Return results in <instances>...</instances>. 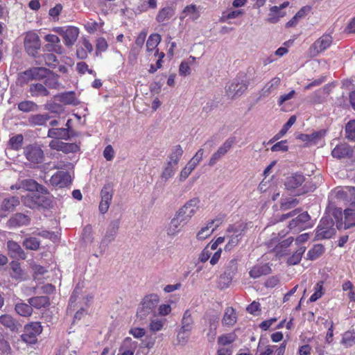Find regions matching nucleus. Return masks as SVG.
Returning <instances> with one entry per match:
<instances>
[{"mask_svg":"<svg viewBox=\"0 0 355 355\" xmlns=\"http://www.w3.org/2000/svg\"><path fill=\"white\" fill-rule=\"evenodd\" d=\"M24 137L22 135H17L11 137L9 140V145L12 149L18 150L21 148Z\"/></svg>","mask_w":355,"mask_h":355,"instance_id":"obj_53","label":"nucleus"},{"mask_svg":"<svg viewBox=\"0 0 355 355\" xmlns=\"http://www.w3.org/2000/svg\"><path fill=\"white\" fill-rule=\"evenodd\" d=\"M11 189H23L26 191H31V193H40L41 194L48 193L47 189L44 187L37 184L35 180L31 179L24 180L15 185L12 186Z\"/></svg>","mask_w":355,"mask_h":355,"instance_id":"obj_10","label":"nucleus"},{"mask_svg":"<svg viewBox=\"0 0 355 355\" xmlns=\"http://www.w3.org/2000/svg\"><path fill=\"white\" fill-rule=\"evenodd\" d=\"M42 331V328L40 322H31L25 326L21 338L26 343H35L37 341V336L41 334Z\"/></svg>","mask_w":355,"mask_h":355,"instance_id":"obj_8","label":"nucleus"},{"mask_svg":"<svg viewBox=\"0 0 355 355\" xmlns=\"http://www.w3.org/2000/svg\"><path fill=\"white\" fill-rule=\"evenodd\" d=\"M305 250H306L305 247H300L295 251V252L291 257H289L288 259L287 263L289 265H296L298 263H300V261L302 259V254L304 253Z\"/></svg>","mask_w":355,"mask_h":355,"instance_id":"obj_46","label":"nucleus"},{"mask_svg":"<svg viewBox=\"0 0 355 355\" xmlns=\"http://www.w3.org/2000/svg\"><path fill=\"white\" fill-rule=\"evenodd\" d=\"M193 327V320L189 310L184 311L181 321V328L184 331H191Z\"/></svg>","mask_w":355,"mask_h":355,"instance_id":"obj_34","label":"nucleus"},{"mask_svg":"<svg viewBox=\"0 0 355 355\" xmlns=\"http://www.w3.org/2000/svg\"><path fill=\"white\" fill-rule=\"evenodd\" d=\"M345 229L355 226V202H351L349 207L344 211Z\"/></svg>","mask_w":355,"mask_h":355,"instance_id":"obj_29","label":"nucleus"},{"mask_svg":"<svg viewBox=\"0 0 355 355\" xmlns=\"http://www.w3.org/2000/svg\"><path fill=\"white\" fill-rule=\"evenodd\" d=\"M29 91L32 96H47L49 95L46 87L41 83L31 85Z\"/></svg>","mask_w":355,"mask_h":355,"instance_id":"obj_32","label":"nucleus"},{"mask_svg":"<svg viewBox=\"0 0 355 355\" xmlns=\"http://www.w3.org/2000/svg\"><path fill=\"white\" fill-rule=\"evenodd\" d=\"M12 266V277L18 279L22 278V270L20 268V266L17 262H12L11 263Z\"/></svg>","mask_w":355,"mask_h":355,"instance_id":"obj_61","label":"nucleus"},{"mask_svg":"<svg viewBox=\"0 0 355 355\" xmlns=\"http://www.w3.org/2000/svg\"><path fill=\"white\" fill-rule=\"evenodd\" d=\"M24 46L29 55L35 57L41 47V42L38 35L33 31L25 34Z\"/></svg>","mask_w":355,"mask_h":355,"instance_id":"obj_3","label":"nucleus"},{"mask_svg":"<svg viewBox=\"0 0 355 355\" xmlns=\"http://www.w3.org/2000/svg\"><path fill=\"white\" fill-rule=\"evenodd\" d=\"M178 167L171 164L169 163H166V166L164 167L161 178L165 182L171 178L175 173Z\"/></svg>","mask_w":355,"mask_h":355,"instance_id":"obj_44","label":"nucleus"},{"mask_svg":"<svg viewBox=\"0 0 355 355\" xmlns=\"http://www.w3.org/2000/svg\"><path fill=\"white\" fill-rule=\"evenodd\" d=\"M107 41L103 37H99L96 40V54L98 55L102 52H105L107 49Z\"/></svg>","mask_w":355,"mask_h":355,"instance_id":"obj_59","label":"nucleus"},{"mask_svg":"<svg viewBox=\"0 0 355 355\" xmlns=\"http://www.w3.org/2000/svg\"><path fill=\"white\" fill-rule=\"evenodd\" d=\"M165 322V319L153 317L150 320L148 325L149 329L153 332L161 331L163 329Z\"/></svg>","mask_w":355,"mask_h":355,"instance_id":"obj_41","label":"nucleus"},{"mask_svg":"<svg viewBox=\"0 0 355 355\" xmlns=\"http://www.w3.org/2000/svg\"><path fill=\"white\" fill-rule=\"evenodd\" d=\"M44 40L48 42L45 46L48 51L55 52L58 54L64 53V49L60 44V40L57 35L53 34L46 35L44 37Z\"/></svg>","mask_w":355,"mask_h":355,"instance_id":"obj_18","label":"nucleus"},{"mask_svg":"<svg viewBox=\"0 0 355 355\" xmlns=\"http://www.w3.org/2000/svg\"><path fill=\"white\" fill-rule=\"evenodd\" d=\"M37 105L33 101H24L18 104V109L22 112H28L37 110Z\"/></svg>","mask_w":355,"mask_h":355,"instance_id":"obj_48","label":"nucleus"},{"mask_svg":"<svg viewBox=\"0 0 355 355\" xmlns=\"http://www.w3.org/2000/svg\"><path fill=\"white\" fill-rule=\"evenodd\" d=\"M336 195L339 198L346 199L347 200L355 202V187H347L344 189L337 191Z\"/></svg>","mask_w":355,"mask_h":355,"instance_id":"obj_35","label":"nucleus"},{"mask_svg":"<svg viewBox=\"0 0 355 355\" xmlns=\"http://www.w3.org/2000/svg\"><path fill=\"white\" fill-rule=\"evenodd\" d=\"M162 38L159 34H152L149 36L146 42V49L148 56L150 59H153V57H159V54H164L163 52H159L157 48Z\"/></svg>","mask_w":355,"mask_h":355,"instance_id":"obj_15","label":"nucleus"},{"mask_svg":"<svg viewBox=\"0 0 355 355\" xmlns=\"http://www.w3.org/2000/svg\"><path fill=\"white\" fill-rule=\"evenodd\" d=\"M0 324L12 331L17 330L15 320L10 315L4 314L0 316Z\"/></svg>","mask_w":355,"mask_h":355,"instance_id":"obj_33","label":"nucleus"},{"mask_svg":"<svg viewBox=\"0 0 355 355\" xmlns=\"http://www.w3.org/2000/svg\"><path fill=\"white\" fill-rule=\"evenodd\" d=\"M309 219L310 216L307 212L302 213L289 223L288 227L290 230H293L295 231L305 229L308 227L306 223Z\"/></svg>","mask_w":355,"mask_h":355,"instance_id":"obj_23","label":"nucleus"},{"mask_svg":"<svg viewBox=\"0 0 355 355\" xmlns=\"http://www.w3.org/2000/svg\"><path fill=\"white\" fill-rule=\"evenodd\" d=\"M80 147L78 144L74 143H64L62 150L63 153L67 154L70 153H76L79 151Z\"/></svg>","mask_w":355,"mask_h":355,"instance_id":"obj_58","label":"nucleus"},{"mask_svg":"<svg viewBox=\"0 0 355 355\" xmlns=\"http://www.w3.org/2000/svg\"><path fill=\"white\" fill-rule=\"evenodd\" d=\"M114 191L112 187L109 184L105 185L101 191V202L99 204V211L101 214L106 213L111 204Z\"/></svg>","mask_w":355,"mask_h":355,"instance_id":"obj_11","label":"nucleus"},{"mask_svg":"<svg viewBox=\"0 0 355 355\" xmlns=\"http://www.w3.org/2000/svg\"><path fill=\"white\" fill-rule=\"evenodd\" d=\"M304 177L301 174H294L286 178L285 187L288 190H293L300 187L304 182Z\"/></svg>","mask_w":355,"mask_h":355,"instance_id":"obj_28","label":"nucleus"},{"mask_svg":"<svg viewBox=\"0 0 355 355\" xmlns=\"http://www.w3.org/2000/svg\"><path fill=\"white\" fill-rule=\"evenodd\" d=\"M174 14L173 10L170 7H165L159 10L157 16V21L159 23L168 20Z\"/></svg>","mask_w":355,"mask_h":355,"instance_id":"obj_43","label":"nucleus"},{"mask_svg":"<svg viewBox=\"0 0 355 355\" xmlns=\"http://www.w3.org/2000/svg\"><path fill=\"white\" fill-rule=\"evenodd\" d=\"M346 137L350 140L355 139V120H352L345 126Z\"/></svg>","mask_w":355,"mask_h":355,"instance_id":"obj_55","label":"nucleus"},{"mask_svg":"<svg viewBox=\"0 0 355 355\" xmlns=\"http://www.w3.org/2000/svg\"><path fill=\"white\" fill-rule=\"evenodd\" d=\"M57 98L60 102L66 105H76L77 100L74 92H65L57 96Z\"/></svg>","mask_w":355,"mask_h":355,"instance_id":"obj_39","label":"nucleus"},{"mask_svg":"<svg viewBox=\"0 0 355 355\" xmlns=\"http://www.w3.org/2000/svg\"><path fill=\"white\" fill-rule=\"evenodd\" d=\"M247 87V84L243 80H234L227 86V95L231 98L240 96L246 90Z\"/></svg>","mask_w":355,"mask_h":355,"instance_id":"obj_17","label":"nucleus"},{"mask_svg":"<svg viewBox=\"0 0 355 355\" xmlns=\"http://www.w3.org/2000/svg\"><path fill=\"white\" fill-rule=\"evenodd\" d=\"M46 195L34 192L28 193L26 196H23V202L26 207L32 209L38 206H44L46 200Z\"/></svg>","mask_w":355,"mask_h":355,"instance_id":"obj_12","label":"nucleus"},{"mask_svg":"<svg viewBox=\"0 0 355 355\" xmlns=\"http://www.w3.org/2000/svg\"><path fill=\"white\" fill-rule=\"evenodd\" d=\"M159 301L160 298L157 294L145 296L138 306L137 316L140 320L145 319L148 315L155 312Z\"/></svg>","mask_w":355,"mask_h":355,"instance_id":"obj_1","label":"nucleus"},{"mask_svg":"<svg viewBox=\"0 0 355 355\" xmlns=\"http://www.w3.org/2000/svg\"><path fill=\"white\" fill-rule=\"evenodd\" d=\"M200 8L196 5L191 4L187 6L180 15V19L183 21L186 19L188 21H194L200 17Z\"/></svg>","mask_w":355,"mask_h":355,"instance_id":"obj_20","label":"nucleus"},{"mask_svg":"<svg viewBox=\"0 0 355 355\" xmlns=\"http://www.w3.org/2000/svg\"><path fill=\"white\" fill-rule=\"evenodd\" d=\"M13 220L17 223L18 225H24L29 223L28 217L20 213L15 214Z\"/></svg>","mask_w":355,"mask_h":355,"instance_id":"obj_63","label":"nucleus"},{"mask_svg":"<svg viewBox=\"0 0 355 355\" xmlns=\"http://www.w3.org/2000/svg\"><path fill=\"white\" fill-rule=\"evenodd\" d=\"M182 154L183 149L181 146L176 145L172 148L171 152L168 155V159L167 162L178 167V164L182 156Z\"/></svg>","mask_w":355,"mask_h":355,"instance_id":"obj_31","label":"nucleus"},{"mask_svg":"<svg viewBox=\"0 0 355 355\" xmlns=\"http://www.w3.org/2000/svg\"><path fill=\"white\" fill-rule=\"evenodd\" d=\"M23 245L28 250H37L40 247V242L35 237H29L24 241Z\"/></svg>","mask_w":355,"mask_h":355,"instance_id":"obj_47","label":"nucleus"},{"mask_svg":"<svg viewBox=\"0 0 355 355\" xmlns=\"http://www.w3.org/2000/svg\"><path fill=\"white\" fill-rule=\"evenodd\" d=\"M24 154L26 159L33 163H40L43 160V151L37 146H28L24 150Z\"/></svg>","mask_w":355,"mask_h":355,"instance_id":"obj_19","label":"nucleus"},{"mask_svg":"<svg viewBox=\"0 0 355 355\" xmlns=\"http://www.w3.org/2000/svg\"><path fill=\"white\" fill-rule=\"evenodd\" d=\"M55 31L63 37L67 46H72L79 35V29L75 26L58 27L55 29Z\"/></svg>","mask_w":355,"mask_h":355,"instance_id":"obj_6","label":"nucleus"},{"mask_svg":"<svg viewBox=\"0 0 355 355\" xmlns=\"http://www.w3.org/2000/svg\"><path fill=\"white\" fill-rule=\"evenodd\" d=\"M215 223V220H211L208 221L205 226H203L198 232L196 235V238L200 241H203L208 237H209L215 229L216 228L217 225L214 226Z\"/></svg>","mask_w":355,"mask_h":355,"instance_id":"obj_27","label":"nucleus"},{"mask_svg":"<svg viewBox=\"0 0 355 355\" xmlns=\"http://www.w3.org/2000/svg\"><path fill=\"white\" fill-rule=\"evenodd\" d=\"M50 182L53 186L63 188L70 184L71 177L68 173L58 171L51 178Z\"/></svg>","mask_w":355,"mask_h":355,"instance_id":"obj_21","label":"nucleus"},{"mask_svg":"<svg viewBox=\"0 0 355 355\" xmlns=\"http://www.w3.org/2000/svg\"><path fill=\"white\" fill-rule=\"evenodd\" d=\"M191 331H184L183 329H180L177 334V341L178 344L180 345H185L189 338Z\"/></svg>","mask_w":355,"mask_h":355,"instance_id":"obj_57","label":"nucleus"},{"mask_svg":"<svg viewBox=\"0 0 355 355\" xmlns=\"http://www.w3.org/2000/svg\"><path fill=\"white\" fill-rule=\"evenodd\" d=\"M234 144V140L232 138H229L218 148L209 161V165L212 166L215 165L227 152L232 148Z\"/></svg>","mask_w":355,"mask_h":355,"instance_id":"obj_14","label":"nucleus"},{"mask_svg":"<svg viewBox=\"0 0 355 355\" xmlns=\"http://www.w3.org/2000/svg\"><path fill=\"white\" fill-rule=\"evenodd\" d=\"M332 43V37L329 35H323L318 39L309 48L310 57H315L319 53L327 49Z\"/></svg>","mask_w":355,"mask_h":355,"instance_id":"obj_7","label":"nucleus"},{"mask_svg":"<svg viewBox=\"0 0 355 355\" xmlns=\"http://www.w3.org/2000/svg\"><path fill=\"white\" fill-rule=\"evenodd\" d=\"M15 309L19 315L23 317H29L33 313V309L31 305L24 302L17 303Z\"/></svg>","mask_w":355,"mask_h":355,"instance_id":"obj_37","label":"nucleus"},{"mask_svg":"<svg viewBox=\"0 0 355 355\" xmlns=\"http://www.w3.org/2000/svg\"><path fill=\"white\" fill-rule=\"evenodd\" d=\"M195 166L190 162H188L186 166L181 170L179 175V180L184 182L195 169Z\"/></svg>","mask_w":355,"mask_h":355,"instance_id":"obj_52","label":"nucleus"},{"mask_svg":"<svg viewBox=\"0 0 355 355\" xmlns=\"http://www.w3.org/2000/svg\"><path fill=\"white\" fill-rule=\"evenodd\" d=\"M296 121V116H291L288 121L284 124V125L282 127V130L279 132V133L276 135V138L279 139L281 137L284 136L288 129L295 123Z\"/></svg>","mask_w":355,"mask_h":355,"instance_id":"obj_54","label":"nucleus"},{"mask_svg":"<svg viewBox=\"0 0 355 355\" xmlns=\"http://www.w3.org/2000/svg\"><path fill=\"white\" fill-rule=\"evenodd\" d=\"M44 78V84L49 89H58L60 88V84L59 83L58 78L56 76L51 75L48 76L46 75V77Z\"/></svg>","mask_w":355,"mask_h":355,"instance_id":"obj_50","label":"nucleus"},{"mask_svg":"<svg viewBox=\"0 0 355 355\" xmlns=\"http://www.w3.org/2000/svg\"><path fill=\"white\" fill-rule=\"evenodd\" d=\"M49 119L48 114H35L29 117L28 121L33 125H44Z\"/></svg>","mask_w":355,"mask_h":355,"instance_id":"obj_42","label":"nucleus"},{"mask_svg":"<svg viewBox=\"0 0 355 355\" xmlns=\"http://www.w3.org/2000/svg\"><path fill=\"white\" fill-rule=\"evenodd\" d=\"M323 282H319L314 287V293L309 298L311 302H315L323 295Z\"/></svg>","mask_w":355,"mask_h":355,"instance_id":"obj_49","label":"nucleus"},{"mask_svg":"<svg viewBox=\"0 0 355 355\" xmlns=\"http://www.w3.org/2000/svg\"><path fill=\"white\" fill-rule=\"evenodd\" d=\"M8 253L11 257L18 259H25L26 256L21 246L15 241H9L7 243Z\"/></svg>","mask_w":355,"mask_h":355,"instance_id":"obj_25","label":"nucleus"},{"mask_svg":"<svg viewBox=\"0 0 355 355\" xmlns=\"http://www.w3.org/2000/svg\"><path fill=\"white\" fill-rule=\"evenodd\" d=\"M129 334L135 338H141L144 336L146 331L143 328L135 327L130 329Z\"/></svg>","mask_w":355,"mask_h":355,"instance_id":"obj_64","label":"nucleus"},{"mask_svg":"<svg viewBox=\"0 0 355 355\" xmlns=\"http://www.w3.org/2000/svg\"><path fill=\"white\" fill-rule=\"evenodd\" d=\"M119 230L118 222H112L107 227L104 236L101 239V246H107L110 243L114 241Z\"/></svg>","mask_w":355,"mask_h":355,"instance_id":"obj_22","label":"nucleus"},{"mask_svg":"<svg viewBox=\"0 0 355 355\" xmlns=\"http://www.w3.org/2000/svg\"><path fill=\"white\" fill-rule=\"evenodd\" d=\"M289 5L288 1L282 3L280 6H274L270 8L267 21L270 24L277 23L281 18L284 17L286 13L283 10L287 8Z\"/></svg>","mask_w":355,"mask_h":355,"instance_id":"obj_16","label":"nucleus"},{"mask_svg":"<svg viewBox=\"0 0 355 355\" xmlns=\"http://www.w3.org/2000/svg\"><path fill=\"white\" fill-rule=\"evenodd\" d=\"M200 200L193 198L187 201L178 211L185 220L189 223L200 208Z\"/></svg>","mask_w":355,"mask_h":355,"instance_id":"obj_5","label":"nucleus"},{"mask_svg":"<svg viewBox=\"0 0 355 355\" xmlns=\"http://www.w3.org/2000/svg\"><path fill=\"white\" fill-rule=\"evenodd\" d=\"M48 137L57 139L67 140L70 138V132L68 128H50Z\"/></svg>","mask_w":355,"mask_h":355,"instance_id":"obj_30","label":"nucleus"},{"mask_svg":"<svg viewBox=\"0 0 355 355\" xmlns=\"http://www.w3.org/2000/svg\"><path fill=\"white\" fill-rule=\"evenodd\" d=\"M334 222L329 217L322 218L317 227L315 236L318 239H329L336 233Z\"/></svg>","mask_w":355,"mask_h":355,"instance_id":"obj_4","label":"nucleus"},{"mask_svg":"<svg viewBox=\"0 0 355 355\" xmlns=\"http://www.w3.org/2000/svg\"><path fill=\"white\" fill-rule=\"evenodd\" d=\"M236 313L234 309L232 307L227 308L223 319V324L228 326H232L236 322Z\"/></svg>","mask_w":355,"mask_h":355,"instance_id":"obj_40","label":"nucleus"},{"mask_svg":"<svg viewBox=\"0 0 355 355\" xmlns=\"http://www.w3.org/2000/svg\"><path fill=\"white\" fill-rule=\"evenodd\" d=\"M280 78L275 77L271 79L263 87V93L265 95H268L272 91L276 89L280 84Z\"/></svg>","mask_w":355,"mask_h":355,"instance_id":"obj_45","label":"nucleus"},{"mask_svg":"<svg viewBox=\"0 0 355 355\" xmlns=\"http://www.w3.org/2000/svg\"><path fill=\"white\" fill-rule=\"evenodd\" d=\"M50 73L49 70L44 67H33L25 71L20 76V80L27 83L33 80H42Z\"/></svg>","mask_w":355,"mask_h":355,"instance_id":"obj_9","label":"nucleus"},{"mask_svg":"<svg viewBox=\"0 0 355 355\" xmlns=\"http://www.w3.org/2000/svg\"><path fill=\"white\" fill-rule=\"evenodd\" d=\"M271 272V268L268 264H257L252 268L249 272L250 277L257 279L263 275H267Z\"/></svg>","mask_w":355,"mask_h":355,"instance_id":"obj_26","label":"nucleus"},{"mask_svg":"<svg viewBox=\"0 0 355 355\" xmlns=\"http://www.w3.org/2000/svg\"><path fill=\"white\" fill-rule=\"evenodd\" d=\"M354 150L347 144H340L337 145L331 151L334 157L342 159L345 157H352Z\"/></svg>","mask_w":355,"mask_h":355,"instance_id":"obj_24","label":"nucleus"},{"mask_svg":"<svg viewBox=\"0 0 355 355\" xmlns=\"http://www.w3.org/2000/svg\"><path fill=\"white\" fill-rule=\"evenodd\" d=\"M157 311L159 315L166 316L171 313L172 308L169 304H162L158 306Z\"/></svg>","mask_w":355,"mask_h":355,"instance_id":"obj_62","label":"nucleus"},{"mask_svg":"<svg viewBox=\"0 0 355 355\" xmlns=\"http://www.w3.org/2000/svg\"><path fill=\"white\" fill-rule=\"evenodd\" d=\"M19 201L16 197H10L4 199L1 204V211H12L17 206Z\"/></svg>","mask_w":355,"mask_h":355,"instance_id":"obj_38","label":"nucleus"},{"mask_svg":"<svg viewBox=\"0 0 355 355\" xmlns=\"http://www.w3.org/2000/svg\"><path fill=\"white\" fill-rule=\"evenodd\" d=\"M28 302L31 307L41 309L49 304V299L46 296L35 297L30 298Z\"/></svg>","mask_w":355,"mask_h":355,"instance_id":"obj_36","label":"nucleus"},{"mask_svg":"<svg viewBox=\"0 0 355 355\" xmlns=\"http://www.w3.org/2000/svg\"><path fill=\"white\" fill-rule=\"evenodd\" d=\"M204 155V149L200 148L194 156L189 161L192 165L196 167L200 162L202 160Z\"/></svg>","mask_w":355,"mask_h":355,"instance_id":"obj_60","label":"nucleus"},{"mask_svg":"<svg viewBox=\"0 0 355 355\" xmlns=\"http://www.w3.org/2000/svg\"><path fill=\"white\" fill-rule=\"evenodd\" d=\"M324 252V247L322 245H315L308 252L309 259L311 260L316 259Z\"/></svg>","mask_w":355,"mask_h":355,"instance_id":"obj_51","label":"nucleus"},{"mask_svg":"<svg viewBox=\"0 0 355 355\" xmlns=\"http://www.w3.org/2000/svg\"><path fill=\"white\" fill-rule=\"evenodd\" d=\"M188 223L178 213L176 212L174 217L171 220L167 228L166 233L168 236H175L179 234L183 227Z\"/></svg>","mask_w":355,"mask_h":355,"instance_id":"obj_13","label":"nucleus"},{"mask_svg":"<svg viewBox=\"0 0 355 355\" xmlns=\"http://www.w3.org/2000/svg\"><path fill=\"white\" fill-rule=\"evenodd\" d=\"M235 338L236 336L234 334H224L218 338V343L222 345H229L234 341Z\"/></svg>","mask_w":355,"mask_h":355,"instance_id":"obj_56","label":"nucleus"},{"mask_svg":"<svg viewBox=\"0 0 355 355\" xmlns=\"http://www.w3.org/2000/svg\"><path fill=\"white\" fill-rule=\"evenodd\" d=\"M245 229L246 225L243 223H237L229 226L227 230V238L229 241L225 247V250L230 251L239 244Z\"/></svg>","mask_w":355,"mask_h":355,"instance_id":"obj_2","label":"nucleus"}]
</instances>
